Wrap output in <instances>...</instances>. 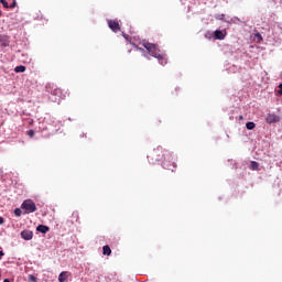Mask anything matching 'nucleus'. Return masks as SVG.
<instances>
[{
  "instance_id": "nucleus-11",
  "label": "nucleus",
  "mask_w": 282,
  "mask_h": 282,
  "mask_svg": "<svg viewBox=\"0 0 282 282\" xmlns=\"http://www.w3.org/2000/svg\"><path fill=\"white\" fill-rule=\"evenodd\" d=\"M102 254L106 257H111V247H109V245L102 247Z\"/></svg>"
},
{
  "instance_id": "nucleus-24",
  "label": "nucleus",
  "mask_w": 282,
  "mask_h": 282,
  "mask_svg": "<svg viewBox=\"0 0 282 282\" xmlns=\"http://www.w3.org/2000/svg\"><path fill=\"white\" fill-rule=\"evenodd\" d=\"M6 253L3 251H0V260Z\"/></svg>"
},
{
  "instance_id": "nucleus-9",
  "label": "nucleus",
  "mask_w": 282,
  "mask_h": 282,
  "mask_svg": "<svg viewBox=\"0 0 282 282\" xmlns=\"http://www.w3.org/2000/svg\"><path fill=\"white\" fill-rule=\"evenodd\" d=\"M0 45L1 47L10 46V39L7 35H0Z\"/></svg>"
},
{
  "instance_id": "nucleus-14",
  "label": "nucleus",
  "mask_w": 282,
  "mask_h": 282,
  "mask_svg": "<svg viewBox=\"0 0 282 282\" xmlns=\"http://www.w3.org/2000/svg\"><path fill=\"white\" fill-rule=\"evenodd\" d=\"M72 217L75 219L76 224H80V216L78 212H73Z\"/></svg>"
},
{
  "instance_id": "nucleus-21",
  "label": "nucleus",
  "mask_w": 282,
  "mask_h": 282,
  "mask_svg": "<svg viewBox=\"0 0 282 282\" xmlns=\"http://www.w3.org/2000/svg\"><path fill=\"white\" fill-rule=\"evenodd\" d=\"M29 281L36 282V276H34L33 274L29 275Z\"/></svg>"
},
{
  "instance_id": "nucleus-3",
  "label": "nucleus",
  "mask_w": 282,
  "mask_h": 282,
  "mask_svg": "<svg viewBox=\"0 0 282 282\" xmlns=\"http://www.w3.org/2000/svg\"><path fill=\"white\" fill-rule=\"evenodd\" d=\"M21 208H22V210H24L25 215H30L32 213H36V203H34V200H32V199H25L21 204Z\"/></svg>"
},
{
  "instance_id": "nucleus-16",
  "label": "nucleus",
  "mask_w": 282,
  "mask_h": 282,
  "mask_svg": "<svg viewBox=\"0 0 282 282\" xmlns=\"http://www.w3.org/2000/svg\"><path fill=\"white\" fill-rule=\"evenodd\" d=\"M254 39H256L257 43H261V41H263V36L261 35V33H256Z\"/></svg>"
},
{
  "instance_id": "nucleus-27",
  "label": "nucleus",
  "mask_w": 282,
  "mask_h": 282,
  "mask_svg": "<svg viewBox=\"0 0 282 282\" xmlns=\"http://www.w3.org/2000/svg\"><path fill=\"white\" fill-rule=\"evenodd\" d=\"M139 51H140V52H144V50H143V48H140V47H139Z\"/></svg>"
},
{
  "instance_id": "nucleus-1",
  "label": "nucleus",
  "mask_w": 282,
  "mask_h": 282,
  "mask_svg": "<svg viewBox=\"0 0 282 282\" xmlns=\"http://www.w3.org/2000/svg\"><path fill=\"white\" fill-rule=\"evenodd\" d=\"M148 158H150L152 162H162L163 160V169L172 171V173L177 169V164H175V162L171 163L173 154L169 151H164L162 148L154 149Z\"/></svg>"
},
{
  "instance_id": "nucleus-18",
  "label": "nucleus",
  "mask_w": 282,
  "mask_h": 282,
  "mask_svg": "<svg viewBox=\"0 0 282 282\" xmlns=\"http://www.w3.org/2000/svg\"><path fill=\"white\" fill-rule=\"evenodd\" d=\"M22 210H21V208H15L14 209V215H15V217H21V215H22Z\"/></svg>"
},
{
  "instance_id": "nucleus-8",
  "label": "nucleus",
  "mask_w": 282,
  "mask_h": 282,
  "mask_svg": "<svg viewBox=\"0 0 282 282\" xmlns=\"http://www.w3.org/2000/svg\"><path fill=\"white\" fill-rule=\"evenodd\" d=\"M214 39H216L217 41H224V39H226V33H224V31L221 30H216L214 32Z\"/></svg>"
},
{
  "instance_id": "nucleus-19",
  "label": "nucleus",
  "mask_w": 282,
  "mask_h": 282,
  "mask_svg": "<svg viewBox=\"0 0 282 282\" xmlns=\"http://www.w3.org/2000/svg\"><path fill=\"white\" fill-rule=\"evenodd\" d=\"M0 3H2L3 8H10L8 0H0Z\"/></svg>"
},
{
  "instance_id": "nucleus-25",
  "label": "nucleus",
  "mask_w": 282,
  "mask_h": 282,
  "mask_svg": "<svg viewBox=\"0 0 282 282\" xmlns=\"http://www.w3.org/2000/svg\"><path fill=\"white\" fill-rule=\"evenodd\" d=\"M239 120H243V116L240 115V116H239Z\"/></svg>"
},
{
  "instance_id": "nucleus-15",
  "label": "nucleus",
  "mask_w": 282,
  "mask_h": 282,
  "mask_svg": "<svg viewBox=\"0 0 282 282\" xmlns=\"http://www.w3.org/2000/svg\"><path fill=\"white\" fill-rule=\"evenodd\" d=\"M246 127L249 131H252V129H254V127H257V124L252 121H249L246 123Z\"/></svg>"
},
{
  "instance_id": "nucleus-23",
  "label": "nucleus",
  "mask_w": 282,
  "mask_h": 282,
  "mask_svg": "<svg viewBox=\"0 0 282 282\" xmlns=\"http://www.w3.org/2000/svg\"><path fill=\"white\" fill-rule=\"evenodd\" d=\"M3 217L0 216V226L3 224Z\"/></svg>"
},
{
  "instance_id": "nucleus-17",
  "label": "nucleus",
  "mask_w": 282,
  "mask_h": 282,
  "mask_svg": "<svg viewBox=\"0 0 282 282\" xmlns=\"http://www.w3.org/2000/svg\"><path fill=\"white\" fill-rule=\"evenodd\" d=\"M251 169H252V171H258L259 170V163L256 162V161H252L251 162Z\"/></svg>"
},
{
  "instance_id": "nucleus-2",
  "label": "nucleus",
  "mask_w": 282,
  "mask_h": 282,
  "mask_svg": "<svg viewBox=\"0 0 282 282\" xmlns=\"http://www.w3.org/2000/svg\"><path fill=\"white\" fill-rule=\"evenodd\" d=\"M143 47L147 48L148 54H151L154 58H158L160 65H166V55L160 53L158 44L151 42H143Z\"/></svg>"
},
{
  "instance_id": "nucleus-6",
  "label": "nucleus",
  "mask_w": 282,
  "mask_h": 282,
  "mask_svg": "<svg viewBox=\"0 0 282 282\" xmlns=\"http://www.w3.org/2000/svg\"><path fill=\"white\" fill-rule=\"evenodd\" d=\"M52 96H56L57 98H61L62 100L65 99V94H63V89L56 87L51 91Z\"/></svg>"
},
{
  "instance_id": "nucleus-26",
  "label": "nucleus",
  "mask_w": 282,
  "mask_h": 282,
  "mask_svg": "<svg viewBox=\"0 0 282 282\" xmlns=\"http://www.w3.org/2000/svg\"><path fill=\"white\" fill-rule=\"evenodd\" d=\"M3 282H10V279H4Z\"/></svg>"
},
{
  "instance_id": "nucleus-5",
  "label": "nucleus",
  "mask_w": 282,
  "mask_h": 282,
  "mask_svg": "<svg viewBox=\"0 0 282 282\" xmlns=\"http://www.w3.org/2000/svg\"><path fill=\"white\" fill-rule=\"evenodd\" d=\"M280 120H281V117H279L274 113H268L267 117H265V122H268V124L279 122Z\"/></svg>"
},
{
  "instance_id": "nucleus-7",
  "label": "nucleus",
  "mask_w": 282,
  "mask_h": 282,
  "mask_svg": "<svg viewBox=\"0 0 282 282\" xmlns=\"http://www.w3.org/2000/svg\"><path fill=\"white\" fill-rule=\"evenodd\" d=\"M21 237L22 239H24L25 241H31L32 237H34V234L30 230H23L21 232Z\"/></svg>"
},
{
  "instance_id": "nucleus-22",
  "label": "nucleus",
  "mask_w": 282,
  "mask_h": 282,
  "mask_svg": "<svg viewBox=\"0 0 282 282\" xmlns=\"http://www.w3.org/2000/svg\"><path fill=\"white\" fill-rule=\"evenodd\" d=\"M28 135H29V138H32L34 135V130H29Z\"/></svg>"
},
{
  "instance_id": "nucleus-13",
  "label": "nucleus",
  "mask_w": 282,
  "mask_h": 282,
  "mask_svg": "<svg viewBox=\"0 0 282 282\" xmlns=\"http://www.w3.org/2000/svg\"><path fill=\"white\" fill-rule=\"evenodd\" d=\"M25 66L24 65H20V66H17L15 68H14V72H15V74H23V72H25Z\"/></svg>"
},
{
  "instance_id": "nucleus-12",
  "label": "nucleus",
  "mask_w": 282,
  "mask_h": 282,
  "mask_svg": "<svg viewBox=\"0 0 282 282\" xmlns=\"http://www.w3.org/2000/svg\"><path fill=\"white\" fill-rule=\"evenodd\" d=\"M58 281H59V282H65V281H67V271H63L62 273H59V275H58Z\"/></svg>"
},
{
  "instance_id": "nucleus-20",
  "label": "nucleus",
  "mask_w": 282,
  "mask_h": 282,
  "mask_svg": "<svg viewBox=\"0 0 282 282\" xmlns=\"http://www.w3.org/2000/svg\"><path fill=\"white\" fill-rule=\"evenodd\" d=\"M9 8H11V10L17 8V0H12L11 4H9Z\"/></svg>"
},
{
  "instance_id": "nucleus-4",
  "label": "nucleus",
  "mask_w": 282,
  "mask_h": 282,
  "mask_svg": "<svg viewBox=\"0 0 282 282\" xmlns=\"http://www.w3.org/2000/svg\"><path fill=\"white\" fill-rule=\"evenodd\" d=\"M108 28L115 33L120 32V23L117 20H108Z\"/></svg>"
},
{
  "instance_id": "nucleus-10",
  "label": "nucleus",
  "mask_w": 282,
  "mask_h": 282,
  "mask_svg": "<svg viewBox=\"0 0 282 282\" xmlns=\"http://www.w3.org/2000/svg\"><path fill=\"white\" fill-rule=\"evenodd\" d=\"M37 232H42V235H46V232H50V227L45 225H39L36 227Z\"/></svg>"
}]
</instances>
